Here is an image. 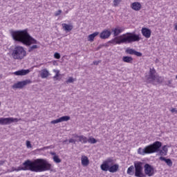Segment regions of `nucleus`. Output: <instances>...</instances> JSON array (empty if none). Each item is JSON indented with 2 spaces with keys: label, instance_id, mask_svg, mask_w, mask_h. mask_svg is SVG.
I'll use <instances>...</instances> for the list:
<instances>
[{
  "label": "nucleus",
  "instance_id": "f03ea898",
  "mask_svg": "<svg viewBox=\"0 0 177 177\" xmlns=\"http://www.w3.org/2000/svg\"><path fill=\"white\" fill-rule=\"evenodd\" d=\"M12 37L14 41L21 42L26 46H30L32 44H39L37 39L28 34L27 30L14 31L12 32Z\"/></svg>",
  "mask_w": 177,
  "mask_h": 177
},
{
  "label": "nucleus",
  "instance_id": "58836bf2",
  "mask_svg": "<svg viewBox=\"0 0 177 177\" xmlns=\"http://www.w3.org/2000/svg\"><path fill=\"white\" fill-rule=\"evenodd\" d=\"M171 113H176V114H177V110L175 108L171 109Z\"/></svg>",
  "mask_w": 177,
  "mask_h": 177
},
{
  "label": "nucleus",
  "instance_id": "ea45409f",
  "mask_svg": "<svg viewBox=\"0 0 177 177\" xmlns=\"http://www.w3.org/2000/svg\"><path fill=\"white\" fill-rule=\"evenodd\" d=\"M93 64L95 65V66H97L99 64V62L97 61H94L93 62Z\"/></svg>",
  "mask_w": 177,
  "mask_h": 177
},
{
  "label": "nucleus",
  "instance_id": "37998d69",
  "mask_svg": "<svg viewBox=\"0 0 177 177\" xmlns=\"http://www.w3.org/2000/svg\"><path fill=\"white\" fill-rule=\"evenodd\" d=\"M66 142H67V140H64V143H66Z\"/></svg>",
  "mask_w": 177,
  "mask_h": 177
},
{
  "label": "nucleus",
  "instance_id": "bb28decb",
  "mask_svg": "<svg viewBox=\"0 0 177 177\" xmlns=\"http://www.w3.org/2000/svg\"><path fill=\"white\" fill-rule=\"evenodd\" d=\"M135 50L132 49V48H127L126 50V53L128 54V55H135Z\"/></svg>",
  "mask_w": 177,
  "mask_h": 177
},
{
  "label": "nucleus",
  "instance_id": "2eb2a0df",
  "mask_svg": "<svg viewBox=\"0 0 177 177\" xmlns=\"http://www.w3.org/2000/svg\"><path fill=\"white\" fill-rule=\"evenodd\" d=\"M74 138H77V142H80L81 143H88V138L85 137V136H78L77 134H73Z\"/></svg>",
  "mask_w": 177,
  "mask_h": 177
},
{
  "label": "nucleus",
  "instance_id": "b1692460",
  "mask_svg": "<svg viewBox=\"0 0 177 177\" xmlns=\"http://www.w3.org/2000/svg\"><path fill=\"white\" fill-rule=\"evenodd\" d=\"M122 62L124 63H132L133 58H132V57L124 56L122 57Z\"/></svg>",
  "mask_w": 177,
  "mask_h": 177
},
{
  "label": "nucleus",
  "instance_id": "1a4fd4ad",
  "mask_svg": "<svg viewBox=\"0 0 177 177\" xmlns=\"http://www.w3.org/2000/svg\"><path fill=\"white\" fill-rule=\"evenodd\" d=\"M146 80L148 82H154V81L157 80L156 69H154V68H150L149 75L146 76Z\"/></svg>",
  "mask_w": 177,
  "mask_h": 177
},
{
  "label": "nucleus",
  "instance_id": "5701e85b",
  "mask_svg": "<svg viewBox=\"0 0 177 177\" xmlns=\"http://www.w3.org/2000/svg\"><path fill=\"white\" fill-rule=\"evenodd\" d=\"M62 28L64 30V31L70 32L71 30H73V26L67 24H62Z\"/></svg>",
  "mask_w": 177,
  "mask_h": 177
},
{
  "label": "nucleus",
  "instance_id": "6ab92c4d",
  "mask_svg": "<svg viewBox=\"0 0 177 177\" xmlns=\"http://www.w3.org/2000/svg\"><path fill=\"white\" fill-rule=\"evenodd\" d=\"M159 160H160V161H165V162H166V164H167V165H169V167H172V160H171V159H169V158L167 159V158H165L163 157V156H160V157L159 158Z\"/></svg>",
  "mask_w": 177,
  "mask_h": 177
},
{
  "label": "nucleus",
  "instance_id": "72a5a7b5",
  "mask_svg": "<svg viewBox=\"0 0 177 177\" xmlns=\"http://www.w3.org/2000/svg\"><path fill=\"white\" fill-rule=\"evenodd\" d=\"M54 57H55V59H60V54L58 53H55L54 54Z\"/></svg>",
  "mask_w": 177,
  "mask_h": 177
},
{
  "label": "nucleus",
  "instance_id": "dca6fc26",
  "mask_svg": "<svg viewBox=\"0 0 177 177\" xmlns=\"http://www.w3.org/2000/svg\"><path fill=\"white\" fill-rule=\"evenodd\" d=\"M30 73V70L21 69L14 73L15 75H27Z\"/></svg>",
  "mask_w": 177,
  "mask_h": 177
},
{
  "label": "nucleus",
  "instance_id": "6e6552de",
  "mask_svg": "<svg viewBox=\"0 0 177 177\" xmlns=\"http://www.w3.org/2000/svg\"><path fill=\"white\" fill-rule=\"evenodd\" d=\"M19 119L15 118H0V125H10L12 122H18Z\"/></svg>",
  "mask_w": 177,
  "mask_h": 177
},
{
  "label": "nucleus",
  "instance_id": "a211bd4d",
  "mask_svg": "<svg viewBox=\"0 0 177 177\" xmlns=\"http://www.w3.org/2000/svg\"><path fill=\"white\" fill-rule=\"evenodd\" d=\"M82 165L83 167H88L89 165V159L86 156H82Z\"/></svg>",
  "mask_w": 177,
  "mask_h": 177
},
{
  "label": "nucleus",
  "instance_id": "4c0bfd02",
  "mask_svg": "<svg viewBox=\"0 0 177 177\" xmlns=\"http://www.w3.org/2000/svg\"><path fill=\"white\" fill-rule=\"evenodd\" d=\"M60 13H62V10H59L58 11H57V12L55 13V16H59V15H60Z\"/></svg>",
  "mask_w": 177,
  "mask_h": 177
},
{
  "label": "nucleus",
  "instance_id": "a878e982",
  "mask_svg": "<svg viewBox=\"0 0 177 177\" xmlns=\"http://www.w3.org/2000/svg\"><path fill=\"white\" fill-rule=\"evenodd\" d=\"M133 171H135V167H133V165L130 166L127 169L128 175H133Z\"/></svg>",
  "mask_w": 177,
  "mask_h": 177
},
{
  "label": "nucleus",
  "instance_id": "f3484780",
  "mask_svg": "<svg viewBox=\"0 0 177 177\" xmlns=\"http://www.w3.org/2000/svg\"><path fill=\"white\" fill-rule=\"evenodd\" d=\"M131 8L133 10H140L142 9V4L139 2H134L131 4Z\"/></svg>",
  "mask_w": 177,
  "mask_h": 177
},
{
  "label": "nucleus",
  "instance_id": "f8f14e48",
  "mask_svg": "<svg viewBox=\"0 0 177 177\" xmlns=\"http://www.w3.org/2000/svg\"><path fill=\"white\" fill-rule=\"evenodd\" d=\"M70 120V116H62L57 120L50 122V124H59V122H64V121H68Z\"/></svg>",
  "mask_w": 177,
  "mask_h": 177
},
{
  "label": "nucleus",
  "instance_id": "e433bc0d",
  "mask_svg": "<svg viewBox=\"0 0 177 177\" xmlns=\"http://www.w3.org/2000/svg\"><path fill=\"white\" fill-rule=\"evenodd\" d=\"M26 147L28 149H30L31 147V142L30 141H26Z\"/></svg>",
  "mask_w": 177,
  "mask_h": 177
},
{
  "label": "nucleus",
  "instance_id": "f704fd0d",
  "mask_svg": "<svg viewBox=\"0 0 177 177\" xmlns=\"http://www.w3.org/2000/svg\"><path fill=\"white\" fill-rule=\"evenodd\" d=\"M162 151H165L166 153H168V148H167V145L162 147Z\"/></svg>",
  "mask_w": 177,
  "mask_h": 177
},
{
  "label": "nucleus",
  "instance_id": "473e14b6",
  "mask_svg": "<svg viewBox=\"0 0 177 177\" xmlns=\"http://www.w3.org/2000/svg\"><path fill=\"white\" fill-rule=\"evenodd\" d=\"M134 55L136 56H138V57H142V53H140V52H138V51L136 50L134 52Z\"/></svg>",
  "mask_w": 177,
  "mask_h": 177
},
{
  "label": "nucleus",
  "instance_id": "412c9836",
  "mask_svg": "<svg viewBox=\"0 0 177 177\" xmlns=\"http://www.w3.org/2000/svg\"><path fill=\"white\" fill-rule=\"evenodd\" d=\"M40 76L41 78H48V77H49V71L46 69L41 70Z\"/></svg>",
  "mask_w": 177,
  "mask_h": 177
},
{
  "label": "nucleus",
  "instance_id": "a18cd8bd",
  "mask_svg": "<svg viewBox=\"0 0 177 177\" xmlns=\"http://www.w3.org/2000/svg\"><path fill=\"white\" fill-rule=\"evenodd\" d=\"M169 84H171V81H169Z\"/></svg>",
  "mask_w": 177,
  "mask_h": 177
},
{
  "label": "nucleus",
  "instance_id": "0eeeda50",
  "mask_svg": "<svg viewBox=\"0 0 177 177\" xmlns=\"http://www.w3.org/2000/svg\"><path fill=\"white\" fill-rule=\"evenodd\" d=\"M135 176L145 177L146 175L143 173V162L139 161L134 162Z\"/></svg>",
  "mask_w": 177,
  "mask_h": 177
},
{
  "label": "nucleus",
  "instance_id": "aec40b11",
  "mask_svg": "<svg viewBox=\"0 0 177 177\" xmlns=\"http://www.w3.org/2000/svg\"><path fill=\"white\" fill-rule=\"evenodd\" d=\"M98 35L99 32H95L89 35L88 37V41H89L90 42H93V41L95 40V37H97Z\"/></svg>",
  "mask_w": 177,
  "mask_h": 177
},
{
  "label": "nucleus",
  "instance_id": "4be33fe9",
  "mask_svg": "<svg viewBox=\"0 0 177 177\" xmlns=\"http://www.w3.org/2000/svg\"><path fill=\"white\" fill-rule=\"evenodd\" d=\"M125 28H115L113 30V34L115 37H118V35H120L122 31H124Z\"/></svg>",
  "mask_w": 177,
  "mask_h": 177
},
{
  "label": "nucleus",
  "instance_id": "9b49d317",
  "mask_svg": "<svg viewBox=\"0 0 177 177\" xmlns=\"http://www.w3.org/2000/svg\"><path fill=\"white\" fill-rule=\"evenodd\" d=\"M144 171L145 175L147 176H153L154 175V167L149 165V163H146L144 166Z\"/></svg>",
  "mask_w": 177,
  "mask_h": 177
},
{
  "label": "nucleus",
  "instance_id": "c85d7f7f",
  "mask_svg": "<svg viewBox=\"0 0 177 177\" xmlns=\"http://www.w3.org/2000/svg\"><path fill=\"white\" fill-rule=\"evenodd\" d=\"M53 160L55 162H57V164H59V162H62V160H60L59 158V156L56 155L53 156Z\"/></svg>",
  "mask_w": 177,
  "mask_h": 177
},
{
  "label": "nucleus",
  "instance_id": "f257e3e1",
  "mask_svg": "<svg viewBox=\"0 0 177 177\" xmlns=\"http://www.w3.org/2000/svg\"><path fill=\"white\" fill-rule=\"evenodd\" d=\"M22 165L24 167H19L17 169H15L14 171H31V172L50 171V172H53V166L46 159L37 158L35 160H27Z\"/></svg>",
  "mask_w": 177,
  "mask_h": 177
},
{
  "label": "nucleus",
  "instance_id": "c9c22d12",
  "mask_svg": "<svg viewBox=\"0 0 177 177\" xmlns=\"http://www.w3.org/2000/svg\"><path fill=\"white\" fill-rule=\"evenodd\" d=\"M76 142H77L76 140H74L73 138H71L69 140V143H74L75 145Z\"/></svg>",
  "mask_w": 177,
  "mask_h": 177
},
{
  "label": "nucleus",
  "instance_id": "49530a36",
  "mask_svg": "<svg viewBox=\"0 0 177 177\" xmlns=\"http://www.w3.org/2000/svg\"><path fill=\"white\" fill-rule=\"evenodd\" d=\"M0 106H1V102H0Z\"/></svg>",
  "mask_w": 177,
  "mask_h": 177
},
{
  "label": "nucleus",
  "instance_id": "393cba45",
  "mask_svg": "<svg viewBox=\"0 0 177 177\" xmlns=\"http://www.w3.org/2000/svg\"><path fill=\"white\" fill-rule=\"evenodd\" d=\"M54 71L56 73L55 75L53 77V80L55 81H57V80H61L62 78L59 77H60V71H56V70H54Z\"/></svg>",
  "mask_w": 177,
  "mask_h": 177
},
{
  "label": "nucleus",
  "instance_id": "79ce46f5",
  "mask_svg": "<svg viewBox=\"0 0 177 177\" xmlns=\"http://www.w3.org/2000/svg\"><path fill=\"white\" fill-rule=\"evenodd\" d=\"M51 154H52L53 156H55V155H56L55 153H51Z\"/></svg>",
  "mask_w": 177,
  "mask_h": 177
},
{
  "label": "nucleus",
  "instance_id": "20e7f679",
  "mask_svg": "<svg viewBox=\"0 0 177 177\" xmlns=\"http://www.w3.org/2000/svg\"><path fill=\"white\" fill-rule=\"evenodd\" d=\"M162 146L161 142L156 141L151 145H149L145 147L144 149L139 148L138 153L139 154H142V156H145V154H153V153H158L159 156H167V152L162 150H160Z\"/></svg>",
  "mask_w": 177,
  "mask_h": 177
},
{
  "label": "nucleus",
  "instance_id": "9d476101",
  "mask_svg": "<svg viewBox=\"0 0 177 177\" xmlns=\"http://www.w3.org/2000/svg\"><path fill=\"white\" fill-rule=\"evenodd\" d=\"M32 82L30 80L18 82L12 85V89H21L22 88H24L26 85H28V84H31Z\"/></svg>",
  "mask_w": 177,
  "mask_h": 177
},
{
  "label": "nucleus",
  "instance_id": "c03bdc74",
  "mask_svg": "<svg viewBox=\"0 0 177 177\" xmlns=\"http://www.w3.org/2000/svg\"><path fill=\"white\" fill-rule=\"evenodd\" d=\"M46 149H50V147H47Z\"/></svg>",
  "mask_w": 177,
  "mask_h": 177
},
{
  "label": "nucleus",
  "instance_id": "c756f323",
  "mask_svg": "<svg viewBox=\"0 0 177 177\" xmlns=\"http://www.w3.org/2000/svg\"><path fill=\"white\" fill-rule=\"evenodd\" d=\"M34 49H38V46L37 45H33L28 48V52H32Z\"/></svg>",
  "mask_w": 177,
  "mask_h": 177
},
{
  "label": "nucleus",
  "instance_id": "7ed1b4c3",
  "mask_svg": "<svg viewBox=\"0 0 177 177\" xmlns=\"http://www.w3.org/2000/svg\"><path fill=\"white\" fill-rule=\"evenodd\" d=\"M140 37L133 32H127L119 37H116L112 40L109 41V44L113 45H120L121 44H132V42H139Z\"/></svg>",
  "mask_w": 177,
  "mask_h": 177
},
{
  "label": "nucleus",
  "instance_id": "7c9ffc66",
  "mask_svg": "<svg viewBox=\"0 0 177 177\" xmlns=\"http://www.w3.org/2000/svg\"><path fill=\"white\" fill-rule=\"evenodd\" d=\"M74 81H75V80H74V78L69 77L68 80H67L66 81V84H73V82H74Z\"/></svg>",
  "mask_w": 177,
  "mask_h": 177
},
{
  "label": "nucleus",
  "instance_id": "2f4dec72",
  "mask_svg": "<svg viewBox=\"0 0 177 177\" xmlns=\"http://www.w3.org/2000/svg\"><path fill=\"white\" fill-rule=\"evenodd\" d=\"M121 1L122 0H114L113 1V6H117L118 5H120V3H121Z\"/></svg>",
  "mask_w": 177,
  "mask_h": 177
},
{
  "label": "nucleus",
  "instance_id": "39448f33",
  "mask_svg": "<svg viewBox=\"0 0 177 177\" xmlns=\"http://www.w3.org/2000/svg\"><path fill=\"white\" fill-rule=\"evenodd\" d=\"M102 171L107 172L109 171L111 174L117 172L120 168L118 164H114V158L110 157L105 160L103 163L100 165Z\"/></svg>",
  "mask_w": 177,
  "mask_h": 177
},
{
  "label": "nucleus",
  "instance_id": "423d86ee",
  "mask_svg": "<svg viewBox=\"0 0 177 177\" xmlns=\"http://www.w3.org/2000/svg\"><path fill=\"white\" fill-rule=\"evenodd\" d=\"M11 56L15 60H23L27 56V52L24 48L17 46L12 50Z\"/></svg>",
  "mask_w": 177,
  "mask_h": 177
},
{
  "label": "nucleus",
  "instance_id": "ddd939ff",
  "mask_svg": "<svg viewBox=\"0 0 177 177\" xmlns=\"http://www.w3.org/2000/svg\"><path fill=\"white\" fill-rule=\"evenodd\" d=\"M111 35V32L109 30H104L100 34V38L101 39H107Z\"/></svg>",
  "mask_w": 177,
  "mask_h": 177
},
{
  "label": "nucleus",
  "instance_id": "4468645a",
  "mask_svg": "<svg viewBox=\"0 0 177 177\" xmlns=\"http://www.w3.org/2000/svg\"><path fill=\"white\" fill-rule=\"evenodd\" d=\"M141 32L145 38H150L151 37V30L147 28H142Z\"/></svg>",
  "mask_w": 177,
  "mask_h": 177
},
{
  "label": "nucleus",
  "instance_id": "cd10ccee",
  "mask_svg": "<svg viewBox=\"0 0 177 177\" xmlns=\"http://www.w3.org/2000/svg\"><path fill=\"white\" fill-rule=\"evenodd\" d=\"M87 142H88V143H91V145H95V143L97 142V140H96V139H95L94 138L90 137L89 139H88Z\"/></svg>",
  "mask_w": 177,
  "mask_h": 177
},
{
  "label": "nucleus",
  "instance_id": "a19ab883",
  "mask_svg": "<svg viewBox=\"0 0 177 177\" xmlns=\"http://www.w3.org/2000/svg\"><path fill=\"white\" fill-rule=\"evenodd\" d=\"M3 164H5V161L0 160V165H3Z\"/></svg>",
  "mask_w": 177,
  "mask_h": 177
}]
</instances>
